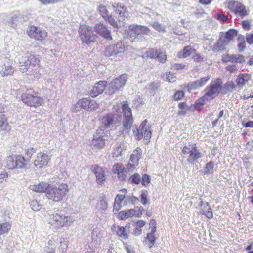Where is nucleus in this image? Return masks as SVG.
<instances>
[{
  "mask_svg": "<svg viewBox=\"0 0 253 253\" xmlns=\"http://www.w3.org/2000/svg\"><path fill=\"white\" fill-rule=\"evenodd\" d=\"M222 84L223 81L220 78H217L212 81L204 89L205 94L194 102V108L198 110H202L207 102L214 99L220 93Z\"/></svg>",
  "mask_w": 253,
  "mask_h": 253,
  "instance_id": "f257e3e1",
  "label": "nucleus"
},
{
  "mask_svg": "<svg viewBox=\"0 0 253 253\" xmlns=\"http://www.w3.org/2000/svg\"><path fill=\"white\" fill-rule=\"evenodd\" d=\"M69 192L68 186L65 183H57L55 184H49L48 190L46 192V197L54 202L61 201Z\"/></svg>",
  "mask_w": 253,
  "mask_h": 253,
  "instance_id": "f03ea898",
  "label": "nucleus"
},
{
  "mask_svg": "<svg viewBox=\"0 0 253 253\" xmlns=\"http://www.w3.org/2000/svg\"><path fill=\"white\" fill-rule=\"evenodd\" d=\"M21 101L28 106L38 108L44 103L43 98L33 88H29L21 95Z\"/></svg>",
  "mask_w": 253,
  "mask_h": 253,
  "instance_id": "7ed1b4c3",
  "label": "nucleus"
},
{
  "mask_svg": "<svg viewBox=\"0 0 253 253\" xmlns=\"http://www.w3.org/2000/svg\"><path fill=\"white\" fill-rule=\"evenodd\" d=\"M48 222L52 228L58 230L70 226L73 220L71 216H66L61 213L56 212L49 215Z\"/></svg>",
  "mask_w": 253,
  "mask_h": 253,
  "instance_id": "20e7f679",
  "label": "nucleus"
},
{
  "mask_svg": "<svg viewBox=\"0 0 253 253\" xmlns=\"http://www.w3.org/2000/svg\"><path fill=\"white\" fill-rule=\"evenodd\" d=\"M237 30L233 29H230L226 32L220 33L219 38L214 45L213 50L215 52L222 51L224 47L237 37Z\"/></svg>",
  "mask_w": 253,
  "mask_h": 253,
  "instance_id": "39448f33",
  "label": "nucleus"
},
{
  "mask_svg": "<svg viewBox=\"0 0 253 253\" xmlns=\"http://www.w3.org/2000/svg\"><path fill=\"white\" fill-rule=\"evenodd\" d=\"M29 159H26L22 155H10L5 160V167L10 170L24 169L27 167Z\"/></svg>",
  "mask_w": 253,
  "mask_h": 253,
  "instance_id": "423d86ee",
  "label": "nucleus"
},
{
  "mask_svg": "<svg viewBox=\"0 0 253 253\" xmlns=\"http://www.w3.org/2000/svg\"><path fill=\"white\" fill-rule=\"evenodd\" d=\"M181 152L183 156L187 158V162L191 164L197 162L203 157L202 153L198 149L196 143L184 146Z\"/></svg>",
  "mask_w": 253,
  "mask_h": 253,
  "instance_id": "0eeeda50",
  "label": "nucleus"
},
{
  "mask_svg": "<svg viewBox=\"0 0 253 253\" xmlns=\"http://www.w3.org/2000/svg\"><path fill=\"white\" fill-rule=\"evenodd\" d=\"M40 59L38 55L28 53L26 56L22 58L19 62V70L24 73L30 66L40 67Z\"/></svg>",
  "mask_w": 253,
  "mask_h": 253,
  "instance_id": "6e6552de",
  "label": "nucleus"
},
{
  "mask_svg": "<svg viewBox=\"0 0 253 253\" xmlns=\"http://www.w3.org/2000/svg\"><path fill=\"white\" fill-rule=\"evenodd\" d=\"M26 33L31 39L39 42L45 41L48 37V32L46 30L34 25L28 26Z\"/></svg>",
  "mask_w": 253,
  "mask_h": 253,
  "instance_id": "1a4fd4ad",
  "label": "nucleus"
},
{
  "mask_svg": "<svg viewBox=\"0 0 253 253\" xmlns=\"http://www.w3.org/2000/svg\"><path fill=\"white\" fill-rule=\"evenodd\" d=\"M127 79V74L124 73L112 80L107 88L108 94L112 95L123 88L125 85Z\"/></svg>",
  "mask_w": 253,
  "mask_h": 253,
  "instance_id": "9d476101",
  "label": "nucleus"
},
{
  "mask_svg": "<svg viewBox=\"0 0 253 253\" xmlns=\"http://www.w3.org/2000/svg\"><path fill=\"white\" fill-rule=\"evenodd\" d=\"M80 39L83 43L87 44L94 42L97 36L93 33L91 27L86 25H81L78 31Z\"/></svg>",
  "mask_w": 253,
  "mask_h": 253,
  "instance_id": "9b49d317",
  "label": "nucleus"
},
{
  "mask_svg": "<svg viewBox=\"0 0 253 253\" xmlns=\"http://www.w3.org/2000/svg\"><path fill=\"white\" fill-rule=\"evenodd\" d=\"M99 107V104L96 101L91 100L89 98H83L77 102L73 109L74 112L79 111L82 109L92 111L97 109Z\"/></svg>",
  "mask_w": 253,
  "mask_h": 253,
  "instance_id": "f8f14e48",
  "label": "nucleus"
},
{
  "mask_svg": "<svg viewBox=\"0 0 253 253\" xmlns=\"http://www.w3.org/2000/svg\"><path fill=\"white\" fill-rule=\"evenodd\" d=\"M148 121L145 120L140 125L136 132L134 133V136L137 140H140L143 137L146 140L149 139L152 135L151 126L147 125Z\"/></svg>",
  "mask_w": 253,
  "mask_h": 253,
  "instance_id": "ddd939ff",
  "label": "nucleus"
},
{
  "mask_svg": "<svg viewBox=\"0 0 253 253\" xmlns=\"http://www.w3.org/2000/svg\"><path fill=\"white\" fill-rule=\"evenodd\" d=\"M145 58L155 59L161 63H165L167 60L166 52L164 50L156 48L149 49L144 54Z\"/></svg>",
  "mask_w": 253,
  "mask_h": 253,
  "instance_id": "4468645a",
  "label": "nucleus"
},
{
  "mask_svg": "<svg viewBox=\"0 0 253 253\" xmlns=\"http://www.w3.org/2000/svg\"><path fill=\"white\" fill-rule=\"evenodd\" d=\"M101 130H97L94 135L91 141L90 146L91 148L95 150H100L104 148L106 142L105 139L104 138V133L101 132Z\"/></svg>",
  "mask_w": 253,
  "mask_h": 253,
  "instance_id": "2eb2a0df",
  "label": "nucleus"
},
{
  "mask_svg": "<svg viewBox=\"0 0 253 253\" xmlns=\"http://www.w3.org/2000/svg\"><path fill=\"white\" fill-rule=\"evenodd\" d=\"M50 160V157L47 154L40 151L37 154L33 164L35 167L41 169L47 166Z\"/></svg>",
  "mask_w": 253,
  "mask_h": 253,
  "instance_id": "dca6fc26",
  "label": "nucleus"
},
{
  "mask_svg": "<svg viewBox=\"0 0 253 253\" xmlns=\"http://www.w3.org/2000/svg\"><path fill=\"white\" fill-rule=\"evenodd\" d=\"M126 49L124 43L120 42L116 44L110 45L106 47L104 51V55L106 57L116 56L119 53H123Z\"/></svg>",
  "mask_w": 253,
  "mask_h": 253,
  "instance_id": "f3484780",
  "label": "nucleus"
},
{
  "mask_svg": "<svg viewBox=\"0 0 253 253\" xmlns=\"http://www.w3.org/2000/svg\"><path fill=\"white\" fill-rule=\"evenodd\" d=\"M143 211L144 209L142 207L139 208L137 211L133 209L122 211L119 212L118 218L120 220H126L133 216L139 217L142 215Z\"/></svg>",
  "mask_w": 253,
  "mask_h": 253,
  "instance_id": "a211bd4d",
  "label": "nucleus"
},
{
  "mask_svg": "<svg viewBox=\"0 0 253 253\" xmlns=\"http://www.w3.org/2000/svg\"><path fill=\"white\" fill-rule=\"evenodd\" d=\"M90 169L96 176L97 183L99 184H103L106 179L104 169L98 165L95 164L91 166Z\"/></svg>",
  "mask_w": 253,
  "mask_h": 253,
  "instance_id": "6ab92c4d",
  "label": "nucleus"
},
{
  "mask_svg": "<svg viewBox=\"0 0 253 253\" xmlns=\"http://www.w3.org/2000/svg\"><path fill=\"white\" fill-rule=\"evenodd\" d=\"M112 172L117 174L118 178L121 181L125 180L127 176L126 168L120 163H116L113 166Z\"/></svg>",
  "mask_w": 253,
  "mask_h": 253,
  "instance_id": "aec40b11",
  "label": "nucleus"
},
{
  "mask_svg": "<svg viewBox=\"0 0 253 253\" xmlns=\"http://www.w3.org/2000/svg\"><path fill=\"white\" fill-rule=\"evenodd\" d=\"M94 30L98 34L106 40L108 41L112 40L110 30L103 23L96 24L94 26Z\"/></svg>",
  "mask_w": 253,
  "mask_h": 253,
  "instance_id": "412c9836",
  "label": "nucleus"
},
{
  "mask_svg": "<svg viewBox=\"0 0 253 253\" xmlns=\"http://www.w3.org/2000/svg\"><path fill=\"white\" fill-rule=\"evenodd\" d=\"M111 230L120 238L126 240L128 238L129 224H128L127 226H126L125 227L114 224L111 227Z\"/></svg>",
  "mask_w": 253,
  "mask_h": 253,
  "instance_id": "4be33fe9",
  "label": "nucleus"
},
{
  "mask_svg": "<svg viewBox=\"0 0 253 253\" xmlns=\"http://www.w3.org/2000/svg\"><path fill=\"white\" fill-rule=\"evenodd\" d=\"M228 8L235 14H238L241 16L247 14L245 7L241 3L233 1L228 3Z\"/></svg>",
  "mask_w": 253,
  "mask_h": 253,
  "instance_id": "5701e85b",
  "label": "nucleus"
},
{
  "mask_svg": "<svg viewBox=\"0 0 253 253\" xmlns=\"http://www.w3.org/2000/svg\"><path fill=\"white\" fill-rule=\"evenodd\" d=\"M210 78L211 76L208 75L206 77L200 78L199 79L196 81L190 82L188 84L187 86L188 91L196 90L203 86Z\"/></svg>",
  "mask_w": 253,
  "mask_h": 253,
  "instance_id": "b1692460",
  "label": "nucleus"
},
{
  "mask_svg": "<svg viewBox=\"0 0 253 253\" xmlns=\"http://www.w3.org/2000/svg\"><path fill=\"white\" fill-rule=\"evenodd\" d=\"M121 193L118 194L115 199L113 205V211L118 212L122 208V203L126 197L127 190L123 188L119 191Z\"/></svg>",
  "mask_w": 253,
  "mask_h": 253,
  "instance_id": "393cba45",
  "label": "nucleus"
},
{
  "mask_svg": "<svg viewBox=\"0 0 253 253\" xmlns=\"http://www.w3.org/2000/svg\"><path fill=\"white\" fill-rule=\"evenodd\" d=\"M115 9V12L119 14V20L124 21L128 17L129 14L127 7L121 3L114 4L112 5Z\"/></svg>",
  "mask_w": 253,
  "mask_h": 253,
  "instance_id": "a878e982",
  "label": "nucleus"
},
{
  "mask_svg": "<svg viewBox=\"0 0 253 253\" xmlns=\"http://www.w3.org/2000/svg\"><path fill=\"white\" fill-rule=\"evenodd\" d=\"M107 85V82L105 81H100L95 84L92 89L90 91V95L95 97L103 93Z\"/></svg>",
  "mask_w": 253,
  "mask_h": 253,
  "instance_id": "bb28decb",
  "label": "nucleus"
},
{
  "mask_svg": "<svg viewBox=\"0 0 253 253\" xmlns=\"http://www.w3.org/2000/svg\"><path fill=\"white\" fill-rule=\"evenodd\" d=\"M251 80V75L248 73H240L237 76L235 81L238 87L242 88Z\"/></svg>",
  "mask_w": 253,
  "mask_h": 253,
  "instance_id": "cd10ccee",
  "label": "nucleus"
},
{
  "mask_svg": "<svg viewBox=\"0 0 253 253\" xmlns=\"http://www.w3.org/2000/svg\"><path fill=\"white\" fill-rule=\"evenodd\" d=\"M14 72V67L9 61L4 62L0 67V74L3 77L12 75Z\"/></svg>",
  "mask_w": 253,
  "mask_h": 253,
  "instance_id": "c85d7f7f",
  "label": "nucleus"
},
{
  "mask_svg": "<svg viewBox=\"0 0 253 253\" xmlns=\"http://www.w3.org/2000/svg\"><path fill=\"white\" fill-rule=\"evenodd\" d=\"M49 183L46 182H41L37 184L30 185V190L37 193H45L48 190Z\"/></svg>",
  "mask_w": 253,
  "mask_h": 253,
  "instance_id": "c756f323",
  "label": "nucleus"
},
{
  "mask_svg": "<svg viewBox=\"0 0 253 253\" xmlns=\"http://www.w3.org/2000/svg\"><path fill=\"white\" fill-rule=\"evenodd\" d=\"M237 87H238L237 84L233 81H228L224 84L223 87L222 86H221L220 93L221 92L223 94H226L233 92L236 90Z\"/></svg>",
  "mask_w": 253,
  "mask_h": 253,
  "instance_id": "7c9ffc66",
  "label": "nucleus"
},
{
  "mask_svg": "<svg viewBox=\"0 0 253 253\" xmlns=\"http://www.w3.org/2000/svg\"><path fill=\"white\" fill-rule=\"evenodd\" d=\"M115 115L109 113L104 115L101 119V124L105 128H110L114 122Z\"/></svg>",
  "mask_w": 253,
  "mask_h": 253,
  "instance_id": "2f4dec72",
  "label": "nucleus"
},
{
  "mask_svg": "<svg viewBox=\"0 0 253 253\" xmlns=\"http://www.w3.org/2000/svg\"><path fill=\"white\" fill-rule=\"evenodd\" d=\"M0 130L5 133L9 132L11 130L10 126L8 122V118L4 114L0 115Z\"/></svg>",
  "mask_w": 253,
  "mask_h": 253,
  "instance_id": "473e14b6",
  "label": "nucleus"
},
{
  "mask_svg": "<svg viewBox=\"0 0 253 253\" xmlns=\"http://www.w3.org/2000/svg\"><path fill=\"white\" fill-rule=\"evenodd\" d=\"M196 50L190 46H185L182 50L178 52L177 54V57L180 59L186 58L190 56L191 54L195 53Z\"/></svg>",
  "mask_w": 253,
  "mask_h": 253,
  "instance_id": "72a5a7b5",
  "label": "nucleus"
},
{
  "mask_svg": "<svg viewBox=\"0 0 253 253\" xmlns=\"http://www.w3.org/2000/svg\"><path fill=\"white\" fill-rule=\"evenodd\" d=\"M144 28V26L133 24L128 26V31L130 36L136 37L142 32Z\"/></svg>",
  "mask_w": 253,
  "mask_h": 253,
  "instance_id": "f704fd0d",
  "label": "nucleus"
},
{
  "mask_svg": "<svg viewBox=\"0 0 253 253\" xmlns=\"http://www.w3.org/2000/svg\"><path fill=\"white\" fill-rule=\"evenodd\" d=\"M142 156V150L140 147H137L133 150L130 157V160L136 165H138L139 160Z\"/></svg>",
  "mask_w": 253,
  "mask_h": 253,
  "instance_id": "c9c22d12",
  "label": "nucleus"
},
{
  "mask_svg": "<svg viewBox=\"0 0 253 253\" xmlns=\"http://www.w3.org/2000/svg\"><path fill=\"white\" fill-rule=\"evenodd\" d=\"M146 224V222L143 220H137L134 225L135 228L133 230V233L135 236H138L142 233V228Z\"/></svg>",
  "mask_w": 253,
  "mask_h": 253,
  "instance_id": "e433bc0d",
  "label": "nucleus"
},
{
  "mask_svg": "<svg viewBox=\"0 0 253 253\" xmlns=\"http://www.w3.org/2000/svg\"><path fill=\"white\" fill-rule=\"evenodd\" d=\"M155 232H153L151 231L150 233L147 234V236L145 240V244L149 247L151 248L156 240V238L154 236V234Z\"/></svg>",
  "mask_w": 253,
  "mask_h": 253,
  "instance_id": "4c0bfd02",
  "label": "nucleus"
},
{
  "mask_svg": "<svg viewBox=\"0 0 253 253\" xmlns=\"http://www.w3.org/2000/svg\"><path fill=\"white\" fill-rule=\"evenodd\" d=\"M178 107L179 108V110L177 113L178 115H185L190 109V107L187 106L185 102L179 103L178 104Z\"/></svg>",
  "mask_w": 253,
  "mask_h": 253,
  "instance_id": "58836bf2",
  "label": "nucleus"
},
{
  "mask_svg": "<svg viewBox=\"0 0 253 253\" xmlns=\"http://www.w3.org/2000/svg\"><path fill=\"white\" fill-rule=\"evenodd\" d=\"M133 123V119L132 116H125V120L123 122V126L126 130L130 129Z\"/></svg>",
  "mask_w": 253,
  "mask_h": 253,
  "instance_id": "ea45409f",
  "label": "nucleus"
},
{
  "mask_svg": "<svg viewBox=\"0 0 253 253\" xmlns=\"http://www.w3.org/2000/svg\"><path fill=\"white\" fill-rule=\"evenodd\" d=\"M214 165V162L213 161H211L207 163L204 168V174L205 175H208L212 173Z\"/></svg>",
  "mask_w": 253,
  "mask_h": 253,
  "instance_id": "a19ab883",
  "label": "nucleus"
},
{
  "mask_svg": "<svg viewBox=\"0 0 253 253\" xmlns=\"http://www.w3.org/2000/svg\"><path fill=\"white\" fill-rule=\"evenodd\" d=\"M122 110L124 114V116H132L131 109L129 107L128 103L127 101L123 102Z\"/></svg>",
  "mask_w": 253,
  "mask_h": 253,
  "instance_id": "79ce46f5",
  "label": "nucleus"
},
{
  "mask_svg": "<svg viewBox=\"0 0 253 253\" xmlns=\"http://www.w3.org/2000/svg\"><path fill=\"white\" fill-rule=\"evenodd\" d=\"M11 225L10 223L6 222L0 224V235L8 233L11 229Z\"/></svg>",
  "mask_w": 253,
  "mask_h": 253,
  "instance_id": "37998d69",
  "label": "nucleus"
},
{
  "mask_svg": "<svg viewBox=\"0 0 253 253\" xmlns=\"http://www.w3.org/2000/svg\"><path fill=\"white\" fill-rule=\"evenodd\" d=\"M55 244L54 241L51 240L48 242V245L46 246L45 248V251L48 253H55Z\"/></svg>",
  "mask_w": 253,
  "mask_h": 253,
  "instance_id": "c03bdc74",
  "label": "nucleus"
},
{
  "mask_svg": "<svg viewBox=\"0 0 253 253\" xmlns=\"http://www.w3.org/2000/svg\"><path fill=\"white\" fill-rule=\"evenodd\" d=\"M140 201L142 204L145 205L149 203V200L148 199V191L147 190H143L140 196Z\"/></svg>",
  "mask_w": 253,
  "mask_h": 253,
  "instance_id": "a18cd8bd",
  "label": "nucleus"
},
{
  "mask_svg": "<svg viewBox=\"0 0 253 253\" xmlns=\"http://www.w3.org/2000/svg\"><path fill=\"white\" fill-rule=\"evenodd\" d=\"M98 11L103 18L107 17V15L109 14L106 6L105 5H100L98 7Z\"/></svg>",
  "mask_w": 253,
  "mask_h": 253,
  "instance_id": "49530a36",
  "label": "nucleus"
},
{
  "mask_svg": "<svg viewBox=\"0 0 253 253\" xmlns=\"http://www.w3.org/2000/svg\"><path fill=\"white\" fill-rule=\"evenodd\" d=\"M107 202L104 198H102L97 203V208L101 210H104L107 208Z\"/></svg>",
  "mask_w": 253,
  "mask_h": 253,
  "instance_id": "de8ad7c7",
  "label": "nucleus"
},
{
  "mask_svg": "<svg viewBox=\"0 0 253 253\" xmlns=\"http://www.w3.org/2000/svg\"><path fill=\"white\" fill-rule=\"evenodd\" d=\"M129 180L131 183L138 184L141 182V177L139 174L135 173L130 177Z\"/></svg>",
  "mask_w": 253,
  "mask_h": 253,
  "instance_id": "09e8293b",
  "label": "nucleus"
},
{
  "mask_svg": "<svg viewBox=\"0 0 253 253\" xmlns=\"http://www.w3.org/2000/svg\"><path fill=\"white\" fill-rule=\"evenodd\" d=\"M141 180L142 185L145 187L148 186L151 182V178L150 176L146 174L142 175Z\"/></svg>",
  "mask_w": 253,
  "mask_h": 253,
  "instance_id": "8fccbe9b",
  "label": "nucleus"
},
{
  "mask_svg": "<svg viewBox=\"0 0 253 253\" xmlns=\"http://www.w3.org/2000/svg\"><path fill=\"white\" fill-rule=\"evenodd\" d=\"M104 20L108 22L114 27H117L118 24L117 21L114 19L111 15L108 14L107 17L104 18Z\"/></svg>",
  "mask_w": 253,
  "mask_h": 253,
  "instance_id": "3c124183",
  "label": "nucleus"
},
{
  "mask_svg": "<svg viewBox=\"0 0 253 253\" xmlns=\"http://www.w3.org/2000/svg\"><path fill=\"white\" fill-rule=\"evenodd\" d=\"M185 95V93L182 90H179L175 92L173 95V100L175 101H178L182 99Z\"/></svg>",
  "mask_w": 253,
  "mask_h": 253,
  "instance_id": "603ef678",
  "label": "nucleus"
},
{
  "mask_svg": "<svg viewBox=\"0 0 253 253\" xmlns=\"http://www.w3.org/2000/svg\"><path fill=\"white\" fill-rule=\"evenodd\" d=\"M192 56V60L196 63H201L204 61V58L199 53L195 52Z\"/></svg>",
  "mask_w": 253,
  "mask_h": 253,
  "instance_id": "864d4df0",
  "label": "nucleus"
},
{
  "mask_svg": "<svg viewBox=\"0 0 253 253\" xmlns=\"http://www.w3.org/2000/svg\"><path fill=\"white\" fill-rule=\"evenodd\" d=\"M233 62L243 63L245 61V57L242 55H233Z\"/></svg>",
  "mask_w": 253,
  "mask_h": 253,
  "instance_id": "5fc2aeb1",
  "label": "nucleus"
},
{
  "mask_svg": "<svg viewBox=\"0 0 253 253\" xmlns=\"http://www.w3.org/2000/svg\"><path fill=\"white\" fill-rule=\"evenodd\" d=\"M36 153V150L34 148H29L25 150V154L27 156L26 159H29V161L34 153Z\"/></svg>",
  "mask_w": 253,
  "mask_h": 253,
  "instance_id": "6e6d98bb",
  "label": "nucleus"
},
{
  "mask_svg": "<svg viewBox=\"0 0 253 253\" xmlns=\"http://www.w3.org/2000/svg\"><path fill=\"white\" fill-rule=\"evenodd\" d=\"M202 214L205 215L207 218L211 219L213 217V213L212 210L210 207H208L207 210L206 211H203L202 213Z\"/></svg>",
  "mask_w": 253,
  "mask_h": 253,
  "instance_id": "4d7b16f0",
  "label": "nucleus"
},
{
  "mask_svg": "<svg viewBox=\"0 0 253 253\" xmlns=\"http://www.w3.org/2000/svg\"><path fill=\"white\" fill-rule=\"evenodd\" d=\"M30 206H31L32 209L34 211H38V210H39V209L40 208V206L39 204L38 201L37 200H32L30 202Z\"/></svg>",
  "mask_w": 253,
  "mask_h": 253,
  "instance_id": "13d9d810",
  "label": "nucleus"
},
{
  "mask_svg": "<svg viewBox=\"0 0 253 253\" xmlns=\"http://www.w3.org/2000/svg\"><path fill=\"white\" fill-rule=\"evenodd\" d=\"M176 76L174 74L170 72L167 73L166 80L169 82H174L176 81Z\"/></svg>",
  "mask_w": 253,
  "mask_h": 253,
  "instance_id": "bf43d9fd",
  "label": "nucleus"
},
{
  "mask_svg": "<svg viewBox=\"0 0 253 253\" xmlns=\"http://www.w3.org/2000/svg\"><path fill=\"white\" fill-rule=\"evenodd\" d=\"M152 27L156 30L159 32H164L165 31L164 28L162 25L158 22H154L152 24Z\"/></svg>",
  "mask_w": 253,
  "mask_h": 253,
  "instance_id": "052dcab7",
  "label": "nucleus"
},
{
  "mask_svg": "<svg viewBox=\"0 0 253 253\" xmlns=\"http://www.w3.org/2000/svg\"><path fill=\"white\" fill-rule=\"evenodd\" d=\"M233 55L227 54L222 57V60L224 62H233Z\"/></svg>",
  "mask_w": 253,
  "mask_h": 253,
  "instance_id": "680f3d73",
  "label": "nucleus"
},
{
  "mask_svg": "<svg viewBox=\"0 0 253 253\" xmlns=\"http://www.w3.org/2000/svg\"><path fill=\"white\" fill-rule=\"evenodd\" d=\"M242 26L243 28L245 30H249L251 28V23L249 21L243 20L242 22Z\"/></svg>",
  "mask_w": 253,
  "mask_h": 253,
  "instance_id": "e2e57ef3",
  "label": "nucleus"
},
{
  "mask_svg": "<svg viewBox=\"0 0 253 253\" xmlns=\"http://www.w3.org/2000/svg\"><path fill=\"white\" fill-rule=\"evenodd\" d=\"M149 226L151 228V231L155 232L156 231V222L155 220L151 219L149 222Z\"/></svg>",
  "mask_w": 253,
  "mask_h": 253,
  "instance_id": "0e129e2a",
  "label": "nucleus"
},
{
  "mask_svg": "<svg viewBox=\"0 0 253 253\" xmlns=\"http://www.w3.org/2000/svg\"><path fill=\"white\" fill-rule=\"evenodd\" d=\"M185 67V65L182 63H174L172 65V69L174 70L183 69Z\"/></svg>",
  "mask_w": 253,
  "mask_h": 253,
  "instance_id": "69168bd1",
  "label": "nucleus"
},
{
  "mask_svg": "<svg viewBox=\"0 0 253 253\" xmlns=\"http://www.w3.org/2000/svg\"><path fill=\"white\" fill-rule=\"evenodd\" d=\"M246 41L249 44H253V33L252 34H249L246 36Z\"/></svg>",
  "mask_w": 253,
  "mask_h": 253,
  "instance_id": "338daca9",
  "label": "nucleus"
},
{
  "mask_svg": "<svg viewBox=\"0 0 253 253\" xmlns=\"http://www.w3.org/2000/svg\"><path fill=\"white\" fill-rule=\"evenodd\" d=\"M217 19L222 22H225L228 20V17L224 14H219L217 15Z\"/></svg>",
  "mask_w": 253,
  "mask_h": 253,
  "instance_id": "774afa93",
  "label": "nucleus"
}]
</instances>
